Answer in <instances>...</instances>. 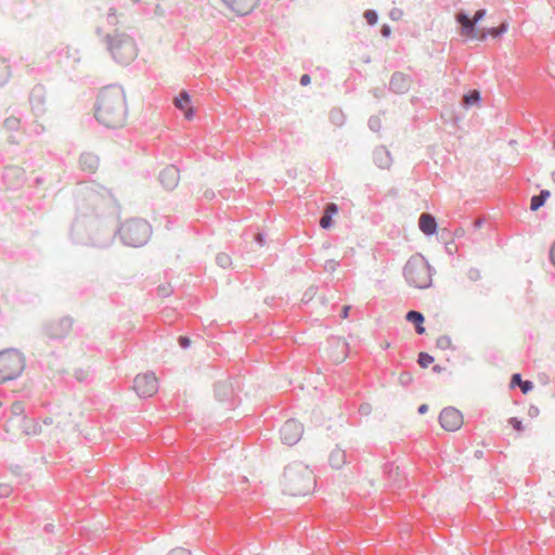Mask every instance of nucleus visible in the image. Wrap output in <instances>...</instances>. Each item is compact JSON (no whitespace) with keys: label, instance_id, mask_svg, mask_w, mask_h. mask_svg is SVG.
Instances as JSON below:
<instances>
[{"label":"nucleus","instance_id":"10","mask_svg":"<svg viewBox=\"0 0 555 555\" xmlns=\"http://www.w3.org/2000/svg\"><path fill=\"white\" fill-rule=\"evenodd\" d=\"M175 106L181 111L186 119H192L194 116V109L191 104V98L186 91H181L178 96L175 98Z\"/></svg>","mask_w":555,"mask_h":555},{"label":"nucleus","instance_id":"40","mask_svg":"<svg viewBox=\"0 0 555 555\" xmlns=\"http://www.w3.org/2000/svg\"><path fill=\"white\" fill-rule=\"evenodd\" d=\"M390 15H391V17H392V18H397L398 16H400V15H401V11H399V10H393V11L391 12V14H390Z\"/></svg>","mask_w":555,"mask_h":555},{"label":"nucleus","instance_id":"6","mask_svg":"<svg viewBox=\"0 0 555 555\" xmlns=\"http://www.w3.org/2000/svg\"><path fill=\"white\" fill-rule=\"evenodd\" d=\"M112 55L122 64L134 60L137 49L133 40L126 35H115L107 38Z\"/></svg>","mask_w":555,"mask_h":555},{"label":"nucleus","instance_id":"32","mask_svg":"<svg viewBox=\"0 0 555 555\" xmlns=\"http://www.w3.org/2000/svg\"><path fill=\"white\" fill-rule=\"evenodd\" d=\"M344 459V453L340 452V451H336V452H333L332 455H331V461L334 462V461H339V460H343Z\"/></svg>","mask_w":555,"mask_h":555},{"label":"nucleus","instance_id":"33","mask_svg":"<svg viewBox=\"0 0 555 555\" xmlns=\"http://www.w3.org/2000/svg\"><path fill=\"white\" fill-rule=\"evenodd\" d=\"M218 261L222 264V266H225L229 263L230 261V258L228 255H219L218 256Z\"/></svg>","mask_w":555,"mask_h":555},{"label":"nucleus","instance_id":"21","mask_svg":"<svg viewBox=\"0 0 555 555\" xmlns=\"http://www.w3.org/2000/svg\"><path fill=\"white\" fill-rule=\"evenodd\" d=\"M512 385H518L524 393H527L533 388V384L529 380H522L519 374L513 375Z\"/></svg>","mask_w":555,"mask_h":555},{"label":"nucleus","instance_id":"12","mask_svg":"<svg viewBox=\"0 0 555 555\" xmlns=\"http://www.w3.org/2000/svg\"><path fill=\"white\" fill-rule=\"evenodd\" d=\"M224 3L238 14H247L256 4L257 0H223Z\"/></svg>","mask_w":555,"mask_h":555},{"label":"nucleus","instance_id":"36","mask_svg":"<svg viewBox=\"0 0 555 555\" xmlns=\"http://www.w3.org/2000/svg\"><path fill=\"white\" fill-rule=\"evenodd\" d=\"M382 34H383V36H385V37H388V36H389V34H390V29H389V27H388V26H386V25H385V26H383V28H382Z\"/></svg>","mask_w":555,"mask_h":555},{"label":"nucleus","instance_id":"30","mask_svg":"<svg viewBox=\"0 0 555 555\" xmlns=\"http://www.w3.org/2000/svg\"><path fill=\"white\" fill-rule=\"evenodd\" d=\"M331 116L333 119H335L337 122H341L344 120V115L340 111H333L331 113Z\"/></svg>","mask_w":555,"mask_h":555},{"label":"nucleus","instance_id":"29","mask_svg":"<svg viewBox=\"0 0 555 555\" xmlns=\"http://www.w3.org/2000/svg\"><path fill=\"white\" fill-rule=\"evenodd\" d=\"M486 15V10L481 9V10H478L474 17H473V21L475 23V25L481 20L483 18V16Z\"/></svg>","mask_w":555,"mask_h":555},{"label":"nucleus","instance_id":"2","mask_svg":"<svg viewBox=\"0 0 555 555\" xmlns=\"http://www.w3.org/2000/svg\"><path fill=\"white\" fill-rule=\"evenodd\" d=\"M285 489L291 495H305L314 487V477L307 467H289L285 470Z\"/></svg>","mask_w":555,"mask_h":555},{"label":"nucleus","instance_id":"27","mask_svg":"<svg viewBox=\"0 0 555 555\" xmlns=\"http://www.w3.org/2000/svg\"><path fill=\"white\" fill-rule=\"evenodd\" d=\"M399 379H400L401 384H403V385H405V386H406V385H409L410 383H412V379H413V378H412V375H411L410 373H408V372H403V373H401V375H400Z\"/></svg>","mask_w":555,"mask_h":555},{"label":"nucleus","instance_id":"4","mask_svg":"<svg viewBox=\"0 0 555 555\" xmlns=\"http://www.w3.org/2000/svg\"><path fill=\"white\" fill-rule=\"evenodd\" d=\"M406 282L417 288H426L431 284V270L422 256L411 257L404 266Z\"/></svg>","mask_w":555,"mask_h":555},{"label":"nucleus","instance_id":"37","mask_svg":"<svg viewBox=\"0 0 555 555\" xmlns=\"http://www.w3.org/2000/svg\"><path fill=\"white\" fill-rule=\"evenodd\" d=\"M349 310H350V307H348V306H345V307H344V309H343V314H341V317H343L344 319L348 318Z\"/></svg>","mask_w":555,"mask_h":555},{"label":"nucleus","instance_id":"7","mask_svg":"<svg viewBox=\"0 0 555 555\" xmlns=\"http://www.w3.org/2000/svg\"><path fill=\"white\" fill-rule=\"evenodd\" d=\"M133 389L140 397H152L158 390V382L153 373L139 374L134 378Z\"/></svg>","mask_w":555,"mask_h":555},{"label":"nucleus","instance_id":"11","mask_svg":"<svg viewBox=\"0 0 555 555\" xmlns=\"http://www.w3.org/2000/svg\"><path fill=\"white\" fill-rule=\"evenodd\" d=\"M159 180L166 189H173L179 181V170L175 166L166 167L160 172Z\"/></svg>","mask_w":555,"mask_h":555},{"label":"nucleus","instance_id":"16","mask_svg":"<svg viewBox=\"0 0 555 555\" xmlns=\"http://www.w3.org/2000/svg\"><path fill=\"white\" fill-rule=\"evenodd\" d=\"M551 192L548 190H542L539 195H534L530 199V209L537 211L541 208L545 202L550 198Z\"/></svg>","mask_w":555,"mask_h":555},{"label":"nucleus","instance_id":"26","mask_svg":"<svg viewBox=\"0 0 555 555\" xmlns=\"http://www.w3.org/2000/svg\"><path fill=\"white\" fill-rule=\"evenodd\" d=\"M508 423L512 425V427L517 430V431H521L524 430V426H522V423L520 420H518L517 417H511Z\"/></svg>","mask_w":555,"mask_h":555},{"label":"nucleus","instance_id":"9","mask_svg":"<svg viewBox=\"0 0 555 555\" xmlns=\"http://www.w3.org/2000/svg\"><path fill=\"white\" fill-rule=\"evenodd\" d=\"M302 425L295 421L288 420L282 426L280 434L282 441L287 446H294L297 443L302 436Z\"/></svg>","mask_w":555,"mask_h":555},{"label":"nucleus","instance_id":"34","mask_svg":"<svg viewBox=\"0 0 555 555\" xmlns=\"http://www.w3.org/2000/svg\"><path fill=\"white\" fill-rule=\"evenodd\" d=\"M310 83V76L305 74L300 78V85L301 86H308Z\"/></svg>","mask_w":555,"mask_h":555},{"label":"nucleus","instance_id":"13","mask_svg":"<svg viewBox=\"0 0 555 555\" xmlns=\"http://www.w3.org/2000/svg\"><path fill=\"white\" fill-rule=\"evenodd\" d=\"M418 227L420 230L426 235H433L437 231L436 219L427 212H424L420 216Z\"/></svg>","mask_w":555,"mask_h":555},{"label":"nucleus","instance_id":"20","mask_svg":"<svg viewBox=\"0 0 555 555\" xmlns=\"http://www.w3.org/2000/svg\"><path fill=\"white\" fill-rule=\"evenodd\" d=\"M80 164L83 169H88L90 172H93L98 167V159L92 155H82Z\"/></svg>","mask_w":555,"mask_h":555},{"label":"nucleus","instance_id":"18","mask_svg":"<svg viewBox=\"0 0 555 555\" xmlns=\"http://www.w3.org/2000/svg\"><path fill=\"white\" fill-rule=\"evenodd\" d=\"M507 23H502L500 26L498 27H491V28H488L487 30H483L480 36H479V39L480 40H485L487 38V36H491V37H498V36H501L502 34L506 33L507 31Z\"/></svg>","mask_w":555,"mask_h":555},{"label":"nucleus","instance_id":"17","mask_svg":"<svg viewBox=\"0 0 555 555\" xmlns=\"http://www.w3.org/2000/svg\"><path fill=\"white\" fill-rule=\"evenodd\" d=\"M406 320L415 325L417 334H423L425 332V327L423 326L424 317L422 313L417 311H410L406 314Z\"/></svg>","mask_w":555,"mask_h":555},{"label":"nucleus","instance_id":"14","mask_svg":"<svg viewBox=\"0 0 555 555\" xmlns=\"http://www.w3.org/2000/svg\"><path fill=\"white\" fill-rule=\"evenodd\" d=\"M455 18L457 23L461 25V35L464 37H472L474 29H475V23L473 18L470 20L465 13L459 12L455 15Z\"/></svg>","mask_w":555,"mask_h":555},{"label":"nucleus","instance_id":"42","mask_svg":"<svg viewBox=\"0 0 555 555\" xmlns=\"http://www.w3.org/2000/svg\"><path fill=\"white\" fill-rule=\"evenodd\" d=\"M257 240L261 243L262 240H261L260 234L257 235Z\"/></svg>","mask_w":555,"mask_h":555},{"label":"nucleus","instance_id":"3","mask_svg":"<svg viewBox=\"0 0 555 555\" xmlns=\"http://www.w3.org/2000/svg\"><path fill=\"white\" fill-rule=\"evenodd\" d=\"M152 233L151 225L143 219L126 220L119 228V235L126 245L139 247L144 245Z\"/></svg>","mask_w":555,"mask_h":555},{"label":"nucleus","instance_id":"28","mask_svg":"<svg viewBox=\"0 0 555 555\" xmlns=\"http://www.w3.org/2000/svg\"><path fill=\"white\" fill-rule=\"evenodd\" d=\"M168 555H192V553L183 547H177L169 552Z\"/></svg>","mask_w":555,"mask_h":555},{"label":"nucleus","instance_id":"1","mask_svg":"<svg viewBox=\"0 0 555 555\" xmlns=\"http://www.w3.org/2000/svg\"><path fill=\"white\" fill-rule=\"evenodd\" d=\"M127 115V104L121 88L108 86L103 88L98 95L94 116L106 127H119Z\"/></svg>","mask_w":555,"mask_h":555},{"label":"nucleus","instance_id":"31","mask_svg":"<svg viewBox=\"0 0 555 555\" xmlns=\"http://www.w3.org/2000/svg\"><path fill=\"white\" fill-rule=\"evenodd\" d=\"M179 345L182 347V348H188L190 346V339L185 336H180L179 339Z\"/></svg>","mask_w":555,"mask_h":555},{"label":"nucleus","instance_id":"39","mask_svg":"<svg viewBox=\"0 0 555 555\" xmlns=\"http://www.w3.org/2000/svg\"><path fill=\"white\" fill-rule=\"evenodd\" d=\"M551 259H552V262L555 266V242H554V245H553V247L551 249Z\"/></svg>","mask_w":555,"mask_h":555},{"label":"nucleus","instance_id":"41","mask_svg":"<svg viewBox=\"0 0 555 555\" xmlns=\"http://www.w3.org/2000/svg\"><path fill=\"white\" fill-rule=\"evenodd\" d=\"M403 77L401 75H395L391 79V83H393L397 79H402Z\"/></svg>","mask_w":555,"mask_h":555},{"label":"nucleus","instance_id":"23","mask_svg":"<svg viewBox=\"0 0 555 555\" xmlns=\"http://www.w3.org/2000/svg\"><path fill=\"white\" fill-rule=\"evenodd\" d=\"M417 362L420 366L422 367H428L434 362V357H431L429 353L421 352L418 354Z\"/></svg>","mask_w":555,"mask_h":555},{"label":"nucleus","instance_id":"25","mask_svg":"<svg viewBox=\"0 0 555 555\" xmlns=\"http://www.w3.org/2000/svg\"><path fill=\"white\" fill-rule=\"evenodd\" d=\"M364 17H365V20H366L369 25H374L377 22V14L373 10L365 11Z\"/></svg>","mask_w":555,"mask_h":555},{"label":"nucleus","instance_id":"5","mask_svg":"<svg viewBox=\"0 0 555 555\" xmlns=\"http://www.w3.org/2000/svg\"><path fill=\"white\" fill-rule=\"evenodd\" d=\"M25 360L16 349L0 352V383L17 377L24 370Z\"/></svg>","mask_w":555,"mask_h":555},{"label":"nucleus","instance_id":"8","mask_svg":"<svg viewBox=\"0 0 555 555\" xmlns=\"http://www.w3.org/2000/svg\"><path fill=\"white\" fill-rule=\"evenodd\" d=\"M439 423L443 429L456 431L463 425V415L457 409L448 406L440 412Z\"/></svg>","mask_w":555,"mask_h":555},{"label":"nucleus","instance_id":"24","mask_svg":"<svg viewBox=\"0 0 555 555\" xmlns=\"http://www.w3.org/2000/svg\"><path fill=\"white\" fill-rule=\"evenodd\" d=\"M479 92L477 90H473L472 92H469L468 94H466L464 96V103L466 105H473V104H476L478 101H479Z\"/></svg>","mask_w":555,"mask_h":555},{"label":"nucleus","instance_id":"38","mask_svg":"<svg viewBox=\"0 0 555 555\" xmlns=\"http://www.w3.org/2000/svg\"><path fill=\"white\" fill-rule=\"evenodd\" d=\"M428 410V405L427 404H422L420 408H418V413L420 414H424L426 413Z\"/></svg>","mask_w":555,"mask_h":555},{"label":"nucleus","instance_id":"35","mask_svg":"<svg viewBox=\"0 0 555 555\" xmlns=\"http://www.w3.org/2000/svg\"><path fill=\"white\" fill-rule=\"evenodd\" d=\"M341 348H343V357L338 361H344L347 358V352H346L347 345L343 344Z\"/></svg>","mask_w":555,"mask_h":555},{"label":"nucleus","instance_id":"19","mask_svg":"<svg viewBox=\"0 0 555 555\" xmlns=\"http://www.w3.org/2000/svg\"><path fill=\"white\" fill-rule=\"evenodd\" d=\"M72 327V322L69 320H62L55 326L52 327V336L61 337L65 335Z\"/></svg>","mask_w":555,"mask_h":555},{"label":"nucleus","instance_id":"22","mask_svg":"<svg viewBox=\"0 0 555 555\" xmlns=\"http://www.w3.org/2000/svg\"><path fill=\"white\" fill-rule=\"evenodd\" d=\"M10 74V66L4 59L0 57V83L5 81Z\"/></svg>","mask_w":555,"mask_h":555},{"label":"nucleus","instance_id":"15","mask_svg":"<svg viewBox=\"0 0 555 555\" xmlns=\"http://www.w3.org/2000/svg\"><path fill=\"white\" fill-rule=\"evenodd\" d=\"M338 211V207L336 204L334 203H330L326 205L325 207V210H324V215L322 216L321 220H320V225L323 228V229H328L331 225H332V217L337 214Z\"/></svg>","mask_w":555,"mask_h":555},{"label":"nucleus","instance_id":"43","mask_svg":"<svg viewBox=\"0 0 555 555\" xmlns=\"http://www.w3.org/2000/svg\"><path fill=\"white\" fill-rule=\"evenodd\" d=\"M553 180L555 181V172L553 173Z\"/></svg>","mask_w":555,"mask_h":555}]
</instances>
